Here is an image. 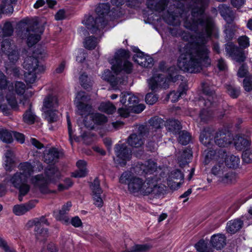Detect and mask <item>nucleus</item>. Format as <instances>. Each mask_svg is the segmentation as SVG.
<instances>
[{
  "instance_id": "obj_7",
  "label": "nucleus",
  "mask_w": 252,
  "mask_h": 252,
  "mask_svg": "<svg viewBox=\"0 0 252 252\" xmlns=\"http://www.w3.org/2000/svg\"><path fill=\"white\" fill-rule=\"evenodd\" d=\"M59 105V99L56 94H49L44 98L42 110L45 113L46 119L49 123L57 121L58 116L56 112Z\"/></svg>"
},
{
  "instance_id": "obj_60",
  "label": "nucleus",
  "mask_w": 252,
  "mask_h": 252,
  "mask_svg": "<svg viewBox=\"0 0 252 252\" xmlns=\"http://www.w3.org/2000/svg\"><path fill=\"white\" fill-rule=\"evenodd\" d=\"M238 41L239 45L243 48H246L250 45L249 39L246 35L240 36L238 38Z\"/></svg>"
},
{
  "instance_id": "obj_30",
  "label": "nucleus",
  "mask_w": 252,
  "mask_h": 252,
  "mask_svg": "<svg viewBox=\"0 0 252 252\" xmlns=\"http://www.w3.org/2000/svg\"><path fill=\"white\" fill-rule=\"evenodd\" d=\"M226 238L222 234H217L213 235L211 239V243L213 247L217 250H220L225 245Z\"/></svg>"
},
{
  "instance_id": "obj_38",
  "label": "nucleus",
  "mask_w": 252,
  "mask_h": 252,
  "mask_svg": "<svg viewBox=\"0 0 252 252\" xmlns=\"http://www.w3.org/2000/svg\"><path fill=\"white\" fill-rule=\"evenodd\" d=\"M165 126L169 131L176 134L181 129L180 123L176 120H168L165 123Z\"/></svg>"
},
{
  "instance_id": "obj_49",
  "label": "nucleus",
  "mask_w": 252,
  "mask_h": 252,
  "mask_svg": "<svg viewBox=\"0 0 252 252\" xmlns=\"http://www.w3.org/2000/svg\"><path fill=\"white\" fill-rule=\"evenodd\" d=\"M235 30V26L228 25L226 27L224 32L225 38L226 40L229 41L234 37Z\"/></svg>"
},
{
  "instance_id": "obj_17",
  "label": "nucleus",
  "mask_w": 252,
  "mask_h": 252,
  "mask_svg": "<svg viewBox=\"0 0 252 252\" xmlns=\"http://www.w3.org/2000/svg\"><path fill=\"white\" fill-rule=\"evenodd\" d=\"M35 225L34 230L37 239L42 240L48 235V231L46 229L43 228L44 225H48L47 220L44 217L39 219L36 218L33 220Z\"/></svg>"
},
{
  "instance_id": "obj_11",
  "label": "nucleus",
  "mask_w": 252,
  "mask_h": 252,
  "mask_svg": "<svg viewBox=\"0 0 252 252\" xmlns=\"http://www.w3.org/2000/svg\"><path fill=\"white\" fill-rule=\"evenodd\" d=\"M90 97L85 95V93L80 92L77 93L74 100V103L77 108V113L82 117L90 114L92 106L86 104Z\"/></svg>"
},
{
  "instance_id": "obj_27",
  "label": "nucleus",
  "mask_w": 252,
  "mask_h": 252,
  "mask_svg": "<svg viewBox=\"0 0 252 252\" xmlns=\"http://www.w3.org/2000/svg\"><path fill=\"white\" fill-rule=\"evenodd\" d=\"M219 12L221 16L228 24L234 19V14L230 8L224 4L220 5L218 7Z\"/></svg>"
},
{
  "instance_id": "obj_50",
  "label": "nucleus",
  "mask_w": 252,
  "mask_h": 252,
  "mask_svg": "<svg viewBox=\"0 0 252 252\" xmlns=\"http://www.w3.org/2000/svg\"><path fill=\"white\" fill-rule=\"evenodd\" d=\"M163 123L164 121L161 118L157 117L151 118L149 121L151 126L155 129L161 128L163 125Z\"/></svg>"
},
{
  "instance_id": "obj_20",
  "label": "nucleus",
  "mask_w": 252,
  "mask_h": 252,
  "mask_svg": "<svg viewBox=\"0 0 252 252\" xmlns=\"http://www.w3.org/2000/svg\"><path fill=\"white\" fill-rule=\"evenodd\" d=\"M36 203V200H31L26 204L16 205L13 208V212L17 216L23 215L33 208Z\"/></svg>"
},
{
  "instance_id": "obj_39",
  "label": "nucleus",
  "mask_w": 252,
  "mask_h": 252,
  "mask_svg": "<svg viewBox=\"0 0 252 252\" xmlns=\"http://www.w3.org/2000/svg\"><path fill=\"white\" fill-rule=\"evenodd\" d=\"M13 153L11 150L6 151L4 154V165L6 170H11L14 162Z\"/></svg>"
},
{
  "instance_id": "obj_8",
  "label": "nucleus",
  "mask_w": 252,
  "mask_h": 252,
  "mask_svg": "<svg viewBox=\"0 0 252 252\" xmlns=\"http://www.w3.org/2000/svg\"><path fill=\"white\" fill-rule=\"evenodd\" d=\"M110 5L108 3H100L96 7L95 11L98 17L94 20V17L90 16L83 21V23L86 26L88 29L92 33L96 32L99 26L98 23L103 21L104 16L108 13L110 10Z\"/></svg>"
},
{
  "instance_id": "obj_34",
  "label": "nucleus",
  "mask_w": 252,
  "mask_h": 252,
  "mask_svg": "<svg viewBox=\"0 0 252 252\" xmlns=\"http://www.w3.org/2000/svg\"><path fill=\"white\" fill-rule=\"evenodd\" d=\"M226 166L230 168H236L239 167L240 159L239 157L233 155L225 156L224 158Z\"/></svg>"
},
{
  "instance_id": "obj_16",
  "label": "nucleus",
  "mask_w": 252,
  "mask_h": 252,
  "mask_svg": "<svg viewBox=\"0 0 252 252\" xmlns=\"http://www.w3.org/2000/svg\"><path fill=\"white\" fill-rule=\"evenodd\" d=\"M90 188L92 191L94 204L97 207H101L103 205V201L101 197L102 190L100 188V182L97 178H95Z\"/></svg>"
},
{
  "instance_id": "obj_22",
  "label": "nucleus",
  "mask_w": 252,
  "mask_h": 252,
  "mask_svg": "<svg viewBox=\"0 0 252 252\" xmlns=\"http://www.w3.org/2000/svg\"><path fill=\"white\" fill-rule=\"evenodd\" d=\"M168 0H147V7L159 12L162 11L166 6Z\"/></svg>"
},
{
  "instance_id": "obj_46",
  "label": "nucleus",
  "mask_w": 252,
  "mask_h": 252,
  "mask_svg": "<svg viewBox=\"0 0 252 252\" xmlns=\"http://www.w3.org/2000/svg\"><path fill=\"white\" fill-rule=\"evenodd\" d=\"M178 140L182 145H186L191 140V135L187 131H181L179 133Z\"/></svg>"
},
{
  "instance_id": "obj_1",
  "label": "nucleus",
  "mask_w": 252,
  "mask_h": 252,
  "mask_svg": "<svg viewBox=\"0 0 252 252\" xmlns=\"http://www.w3.org/2000/svg\"><path fill=\"white\" fill-rule=\"evenodd\" d=\"M174 0L189 2L191 21L186 20L185 26L195 32V35L190 36V42L180 46L177 65L184 72L197 73L203 66L211 64L210 51L205 44L215 27L213 19L203 14L209 0Z\"/></svg>"
},
{
  "instance_id": "obj_35",
  "label": "nucleus",
  "mask_w": 252,
  "mask_h": 252,
  "mask_svg": "<svg viewBox=\"0 0 252 252\" xmlns=\"http://www.w3.org/2000/svg\"><path fill=\"white\" fill-rule=\"evenodd\" d=\"M87 163L85 161L80 160L76 163L78 170L72 173V176L75 178H82L86 176L87 171L86 169Z\"/></svg>"
},
{
  "instance_id": "obj_28",
  "label": "nucleus",
  "mask_w": 252,
  "mask_h": 252,
  "mask_svg": "<svg viewBox=\"0 0 252 252\" xmlns=\"http://www.w3.org/2000/svg\"><path fill=\"white\" fill-rule=\"evenodd\" d=\"M219 12L221 16L228 24L234 19V14L230 8L224 4L220 5L218 7Z\"/></svg>"
},
{
  "instance_id": "obj_29",
  "label": "nucleus",
  "mask_w": 252,
  "mask_h": 252,
  "mask_svg": "<svg viewBox=\"0 0 252 252\" xmlns=\"http://www.w3.org/2000/svg\"><path fill=\"white\" fill-rule=\"evenodd\" d=\"M17 0H3L0 5V18L1 15L4 14L10 15L13 12V4H15Z\"/></svg>"
},
{
  "instance_id": "obj_55",
  "label": "nucleus",
  "mask_w": 252,
  "mask_h": 252,
  "mask_svg": "<svg viewBox=\"0 0 252 252\" xmlns=\"http://www.w3.org/2000/svg\"><path fill=\"white\" fill-rule=\"evenodd\" d=\"M243 161L247 163L252 162V149H246L242 154Z\"/></svg>"
},
{
  "instance_id": "obj_59",
  "label": "nucleus",
  "mask_w": 252,
  "mask_h": 252,
  "mask_svg": "<svg viewBox=\"0 0 252 252\" xmlns=\"http://www.w3.org/2000/svg\"><path fill=\"white\" fill-rule=\"evenodd\" d=\"M64 184H60L58 185V189L63 191L68 189L72 186L73 183L70 179L67 178L64 181Z\"/></svg>"
},
{
  "instance_id": "obj_5",
  "label": "nucleus",
  "mask_w": 252,
  "mask_h": 252,
  "mask_svg": "<svg viewBox=\"0 0 252 252\" xmlns=\"http://www.w3.org/2000/svg\"><path fill=\"white\" fill-rule=\"evenodd\" d=\"M206 155L205 163H208L211 160L213 161V166L211 170V173L215 176L218 180L227 168L224 165V158L225 152L223 150H206Z\"/></svg>"
},
{
  "instance_id": "obj_54",
  "label": "nucleus",
  "mask_w": 252,
  "mask_h": 252,
  "mask_svg": "<svg viewBox=\"0 0 252 252\" xmlns=\"http://www.w3.org/2000/svg\"><path fill=\"white\" fill-rule=\"evenodd\" d=\"M101 77L103 80L110 82L112 85L115 84V80L114 76L112 75V73L109 70L104 71Z\"/></svg>"
},
{
  "instance_id": "obj_10",
  "label": "nucleus",
  "mask_w": 252,
  "mask_h": 252,
  "mask_svg": "<svg viewBox=\"0 0 252 252\" xmlns=\"http://www.w3.org/2000/svg\"><path fill=\"white\" fill-rule=\"evenodd\" d=\"M112 64L111 68L115 72L118 73L124 71L127 73L131 72L132 65L131 63L126 60V51L121 50L115 55L114 60L110 61Z\"/></svg>"
},
{
  "instance_id": "obj_36",
  "label": "nucleus",
  "mask_w": 252,
  "mask_h": 252,
  "mask_svg": "<svg viewBox=\"0 0 252 252\" xmlns=\"http://www.w3.org/2000/svg\"><path fill=\"white\" fill-rule=\"evenodd\" d=\"M234 140V145L237 150H242L245 149L250 145V141L247 138L241 136H236Z\"/></svg>"
},
{
  "instance_id": "obj_31",
  "label": "nucleus",
  "mask_w": 252,
  "mask_h": 252,
  "mask_svg": "<svg viewBox=\"0 0 252 252\" xmlns=\"http://www.w3.org/2000/svg\"><path fill=\"white\" fill-rule=\"evenodd\" d=\"M226 50L228 52V48L226 47ZM233 59L237 62H243L246 59L244 52L237 47L233 46L231 52H229Z\"/></svg>"
},
{
  "instance_id": "obj_18",
  "label": "nucleus",
  "mask_w": 252,
  "mask_h": 252,
  "mask_svg": "<svg viewBox=\"0 0 252 252\" xmlns=\"http://www.w3.org/2000/svg\"><path fill=\"white\" fill-rule=\"evenodd\" d=\"M8 84V81L6 76L0 71V111L5 114H8V108L7 105L4 102L3 93L7 92L6 89L9 86Z\"/></svg>"
},
{
  "instance_id": "obj_53",
  "label": "nucleus",
  "mask_w": 252,
  "mask_h": 252,
  "mask_svg": "<svg viewBox=\"0 0 252 252\" xmlns=\"http://www.w3.org/2000/svg\"><path fill=\"white\" fill-rule=\"evenodd\" d=\"M199 117L201 121L206 122L212 117V113L206 109H203L200 113Z\"/></svg>"
},
{
  "instance_id": "obj_43",
  "label": "nucleus",
  "mask_w": 252,
  "mask_h": 252,
  "mask_svg": "<svg viewBox=\"0 0 252 252\" xmlns=\"http://www.w3.org/2000/svg\"><path fill=\"white\" fill-rule=\"evenodd\" d=\"M99 40L94 36L87 37L84 41V47L88 50H92L97 46Z\"/></svg>"
},
{
  "instance_id": "obj_15",
  "label": "nucleus",
  "mask_w": 252,
  "mask_h": 252,
  "mask_svg": "<svg viewBox=\"0 0 252 252\" xmlns=\"http://www.w3.org/2000/svg\"><path fill=\"white\" fill-rule=\"evenodd\" d=\"M115 152L118 158V163L122 166H125L126 161L130 160L131 158V155L126 146L124 144L117 145Z\"/></svg>"
},
{
  "instance_id": "obj_3",
  "label": "nucleus",
  "mask_w": 252,
  "mask_h": 252,
  "mask_svg": "<svg viewBox=\"0 0 252 252\" xmlns=\"http://www.w3.org/2000/svg\"><path fill=\"white\" fill-rule=\"evenodd\" d=\"M120 182L127 184L128 190L135 196L152 195L158 197L163 194L165 186L158 183L155 177H149L145 180L135 177L131 171L124 172L120 178Z\"/></svg>"
},
{
  "instance_id": "obj_44",
  "label": "nucleus",
  "mask_w": 252,
  "mask_h": 252,
  "mask_svg": "<svg viewBox=\"0 0 252 252\" xmlns=\"http://www.w3.org/2000/svg\"><path fill=\"white\" fill-rule=\"evenodd\" d=\"M72 204L71 202H67L63 206L61 210L59 212H54V215L58 220H61L63 218V216L67 213L70 210Z\"/></svg>"
},
{
  "instance_id": "obj_52",
  "label": "nucleus",
  "mask_w": 252,
  "mask_h": 252,
  "mask_svg": "<svg viewBox=\"0 0 252 252\" xmlns=\"http://www.w3.org/2000/svg\"><path fill=\"white\" fill-rule=\"evenodd\" d=\"M186 94V90L184 89L180 92H171L168 95V97L172 102H176L178 100L180 97Z\"/></svg>"
},
{
  "instance_id": "obj_41",
  "label": "nucleus",
  "mask_w": 252,
  "mask_h": 252,
  "mask_svg": "<svg viewBox=\"0 0 252 252\" xmlns=\"http://www.w3.org/2000/svg\"><path fill=\"white\" fill-rule=\"evenodd\" d=\"M192 157V153L190 150L186 149L181 154L180 156H178V160L180 165H184L188 163V160Z\"/></svg>"
},
{
  "instance_id": "obj_62",
  "label": "nucleus",
  "mask_w": 252,
  "mask_h": 252,
  "mask_svg": "<svg viewBox=\"0 0 252 252\" xmlns=\"http://www.w3.org/2000/svg\"><path fill=\"white\" fill-rule=\"evenodd\" d=\"M124 107L119 108L118 111L121 117L126 118L128 116L129 113L131 111L129 107L128 106H126V105H124Z\"/></svg>"
},
{
  "instance_id": "obj_4",
  "label": "nucleus",
  "mask_w": 252,
  "mask_h": 252,
  "mask_svg": "<svg viewBox=\"0 0 252 252\" xmlns=\"http://www.w3.org/2000/svg\"><path fill=\"white\" fill-rule=\"evenodd\" d=\"M47 56L45 50L40 47L34 51L33 56H30L25 59L23 67L26 70L25 73V80L27 83L32 84L36 80V74L43 70V67L38 64V59H43Z\"/></svg>"
},
{
  "instance_id": "obj_48",
  "label": "nucleus",
  "mask_w": 252,
  "mask_h": 252,
  "mask_svg": "<svg viewBox=\"0 0 252 252\" xmlns=\"http://www.w3.org/2000/svg\"><path fill=\"white\" fill-rule=\"evenodd\" d=\"M0 139L3 142L11 143L12 141V135L8 130L0 128Z\"/></svg>"
},
{
  "instance_id": "obj_42",
  "label": "nucleus",
  "mask_w": 252,
  "mask_h": 252,
  "mask_svg": "<svg viewBox=\"0 0 252 252\" xmlns=\"http://www.w3.org/2000/svg\"><path fill=\"white\" fill-rule=\"evenodd\" d=\"M215 98L214 92L206 93L203 99L199 100L200 103H202L206 107H209L213 104V101Z\"/></svg>"
},
{
  "instance_id": "obj_13",
  "label": "nucleus",
  "mask_w": 252,
  "mask_h": 252,
  "mask_svg": "<svg viewBox=\"0 0 252 252\" xmlns=\"http://www.w3.org/2000/svg\"><path fill=\"white\" fill-rule=\"evenodd\" d=\"M43 32V28L39 27L37 23H33L27 31V32L28 33V45L32 46L37 43L40 39V36Z\"/></svg>"
},
{
  "instance_id": "obj_6",
  "label": "nucleus",
  "mask_w": 252,
  "mask_h": 252,
  "mask_svg": "<svg viewBox=\"0 0 252 252\" xmlns=\"http://www.w3.org/2000/svg\"><path fill=\"white\" fill-rule=\"evenodd\" d=\"M168 76L166 78L158 74L148 79L147 82L149 89L155 92L161 88L166 89L168 87L169 81L175 82L179 77H181L177 74V69L174 66L168 68Z\"/></svg>"
},
{
  "instance_id": "obj_57",
  "label": "nucleus",
  "mask_w": 252,
  "mask_h": 252,
  "mask_svg": "<svg viewBox=\"0 0 252 252\" xmlns=\"http://www.w3.org/2000/svg\"><path fill=\"white\" fill-rule=\"evenodd\" d=\"M148 244L136 245L133 246V251L135 252H145L151 248Z\"/></svg>"
},
{
  "instance_id": "obj_26",
  "label": "nucleus",
  "mask_w": 252,
  "mask_h": 252,
  "mask_svg": "<svg viewBox=\"0 0 252 252\" xmlns=\"http://www.w3.org/2000/svg\"><path fill=\"white\" fill-rule=\"evenodd\" d=\"M133 59L135 62L145 67H150L153 65V59L145 57L142 52H138L133 56Z\"/></svg>"
},
{
  "instance_id": "obj_51",
  "label": "nucleus",
  "mask_w": 252,
  "mask_h": 252,
  "mask_svg": "<svg viewBox=\"0 0 252 252\" xmlns=\"http://www.w3.org/2000/svg\"><path fill=\"white\" fill-rule=\"evenodd\" d=\"M196 250L199 252H209V250L207 247V242L204 240H200L195 245Z\"/></svg>"
},
{
  "instance_id": "obj_9",
  "label": "nucleus",
  "mask_w": 252,
  "mask_h": 252,
  "mask_svg": "<svg viewBox=\"0 0 252 252\" xmlns=\"http://www.w3.org/2000/svg\"><path fill=\"white\" fill-rule=\"evenodd\" d=\"M26 86L22 81H16L14 85H9L5 95L7 102L12 108L16 109L18 108V103L16 99L15 94H23L25 92Z\"/></svg>"
},
{
  "instance_id": "obj_61",
  "label": "nucleus",
  "mask_w": 252,
  "mask_h": 252,
  "mask_svg": "<svg viewBox=\"0 0 252 252\" xmlns=\"http://www.w3.org/2000/svg\"><path fill=\"white\" fill-rule=\"evenodd\" d=\"M76 52V61L79 63L83 62L86 57V54L85 53L84 50L82 49H79Z\"/></svg>"
},
{
  "instance_id": "obj_23",
  "label": "nucleus",
  "mask_w": 252,
  "mask_h": 252,
  "mask_svg": "<svg viewBox=\"0 0 252 252\" xmlns=\"http://www.w3.org/2000/svg\"><path fill=\"white\" fill-rule=\"evenodd\" d=\"M214 131L209 128H205L200 135V141L206 147H209L213 144L214 139Z\"/></svg>"
},
{
  "instance_id": "obj_58",
  "label": "nucleus",
  "mask_w": 252,
  "mask_h": 252,
  "mask_svg": "<svg viewBox=\"0 0 252 252\" xmlns=\"http://www.w3.org/2000/svg\"><path fill=\"white\" fill-rule=\"evenodd\" d=\"M82 86L86 89H89L92 85L90 82H88V76L85 73H83L80 77Z\"/></svg>"
},
{
  "instance_id": "obj_32",
  "label": "nucleus",
  "mask_w": 252,
  "mask_h": 252,
  "mask_svg": "<svg viewBox=\"0 0 252 252\" xmlns=\"http://www.w3.org/2000/svg\"><path fill=\"white\" fill-rule=\"evenodd\" d=\"M243 221L240 219H235L229 221L227 223L226 230L231 234H234L242 227Z\"/></svg>"
},
{
  "instance_id": "obj_33",
  "label": "nucleus",
  "mask_w": 252,
  "mask_h": 252,
  "mask_svg": "<svg viewBox=\"0 0 252 252\" xmlns=\"http://www.w3.org/2000/svg\"><path fill=\"white\" fill-rule=\"evenodd\" d=\"M60 155V153L56 149L51 148L44 154V160L47 163H53L58 160Z\"/></svg>"
},
{
  "instance_id": "obj_19",
  "label": "nucleus",
  "mask_w": 252,
  "mask_h": 252,
  "mask_svg": "<svg viewBox=\"0 0 252 252\" xmlns=\"http://www.w3.org/2000/svg\"><path fill=\"white\" fill-rule=\"evenodd\" d=\"M157 165L151 160L145 161L144 164L138 163L133 168V170L135 174L142 175L144 174H151L156 171Z\"/></svg>"
},
{
  "instance_id": "obj_56",
  "label": "nucleus",
  "mask_w": 252,
  "mask_h": 252,
  "mask_svg": "<svg viewBox=\"0 0 252 252\" xmlns=\"http://www.w3.org/2000/svg\"><path fill=\"white\" fill-rule=\"evenodd\" d=\"M158 99V97L152 93H148L145 96V101L149 105H153L155 103Z\"/></svg>"
},
{
  "instance_id": "obj_63",
  "label": "nucleus",
  "mask_w": 252,
  "mask_h": 252,
  "mask_svg": "<svg viewBox=\"0 0 252 252\" xmlns=\"http://www.w3.org/2000/svg\"><path fill=\"white\" fill-rule=\"evenodd\" d=\"M227 91L229 94L233 98L237 97L240 93L239 88H235L232 86H229L227 88Z\"/></svg>"
},
{
  "instance_id": "obj_14",
  "label": "nucleus",
  "mask_w": 252,
  "mask_h": 252,
  "mask_svg": "<svg viewBox=\"0 0 252 252\" xmlns=\"http://www.w3.org/2000/svg\"><path fill=\"white\" fill-rule=\"evenodd\" d=\"M232 141V136L229 131L221 130L216 132L214 136V142L220 147H226Z\"/></svg>"
},
{
  "instance_id": "obj_2",
  "label": "nucleus",
  "mask_w": 252,
  "mask_h": 252,
  "mask_svg": "<svg viewBox=\"0 0 252 252\" xmlns=\"http://www.w3.org/2000/svg\"><path fill=\"white\" fill-rule=\"evenodd\" d=\"M19 172L15 173L10 179L11 185L19 190L18 199L22 201L23 197L26 195L31 189V186L28 184L29 181L34 188H37L42 193L49 192L48 184L51 182H56L61 177L59 170L55 166L47 168L44 174H38L31 176L34 172H40L43 166L39 162L33 164L29 162L21 163L19 166Z\"/></svg>"
},
{
  "instance_id": "obj_40",
  "label": "nucleus",
  "mask_w": 252,
  "mask_h": 252,
  "mask_svg": "<svg viewBox=\"0 0 252 252\" xmlns=\"http://www.w3.org/2000/svg\"><path fill=\"white\" fill-rule=\"evenodd\" d=\"M98 110L108 114L114 113L116 110L115 106L110 101L102 102L98 107Z\"/></svg>"
},
{
  "instance_id": "obj_24",
  "label": "nucleus",
  "mask_w": 252,
  "mask_h": 252,
  "mask_svg": "<svg viewBox=\"0 0 252 252\" xmlns=\"http://www.w3.org/2000/svg\"><path fill=\"white\" fill-rule=\"evenodd\" d=\"M120 102L124 105L128 106L131 108L132 106L138 104L139 99L137 96L131 94L122 93L121 95Z\"/></svg>"
},
{
  "instance_id": "obj_45",
  "label": "nucleus",
  "mask_w": 252,
  "mask_h": 252,
  "mask_svg": "<svg viewBox=\"0 0 252 252\" xmlns=\"http://www.w3.org/2000/svg\"><path fill=\"white\" fill-rule=\"evenodd\" d=\"M90 118L92 119V121L96 125H102L107 121V118L105 116L98 113L92 114Z\"/></svg>"
},
{
  "instance_id": "obj_47",
  "label": "nucleus",
  "mask_w": 252,
  "mask_h": 252,
  "mask_svg": "<svg viewBox=\"0 0 252 252\" xmlns=\"http://www.w3.org/2000/svg\"><path fill=\"white\" fill-rule=\"evenodd\" d=\"M13 32V29L10 22H6L2 28L0 27V33H1L3 37L11 36Z\"/></svg>"
},
{
  "instance_id": "obj_64",
  "label": "nucleus",
  "mask_w": 252,
  "mask_h": 252,
  "mask_svg": "<svg viewBox=\"0 0 252 252\" xmlns=\"http://www.w3.org/2000/svg\"><path fill=\"white\" fill-rule=\"evenodd\" d=\"M243 86L245 90L247 92L252 90V81L249 79L246 78L243 81Z\"/></svg>"
},
{
  "instance_id": "obj_37",
  "label": "nucleus",
  "mask_w": 252,
  "mask_h": 252,
  "mask_svg": "<svg viewBox=\"0 0 252 252\" xmlns=\"http://www.w3.org/2000/svg\"><path fill=\"white\" fill-rule=\"evenodd\" d=\"M236 178L237 176L235 173L227 172L226 170L218 181L224 184H230L235 182Z\"/></svg>"
},
{
  "instance_id": "obj_21",
  "label": "nucleus",
  "mask_w": 252,
  "mask_h": 252,
  "mask_svg": "<svg viewBox=\"0 0 252 252\" xmlns=\"http://www.w3.org/2000/svg\"><path fill=\"white\" fill-rule=\"evenodd\" d=\"M20 103H22L24 106L26 105H30L29 110L26 111L23 114V118L24 122L28 124H32L34 123L35 120L36 116L31 109V104L29 100L24 96L23 99L21 100Z\"/></svg>"
},
{
  "instance_id": "obj_25",
  "label": "nucleus",
  "mask_w": 252,
  "mask_h": 252,
  "mask_svg": "<svg viewBox=\"0 0 252 252\" xmlns=\"http://www.w3.org/2000/svg\"><path fill=\"white\" fill-rule=\"evenodd\" d=\"M145 133L142 132H139L138 134H132L129 136L128 138V144L135 148H139L144 144V137Z\"/></svg>"
},
{
  "instance_id": "obj_12",
  "label": "nucleus",
  "mask_w": 252,
  "mask_h": 252,
  "mask_svg": "<svg viewBox=\"0 0 252 252\" xmlns=\"http://www.w3.org/2000/svg\"><path fill=\"white\" fill-rule=\"evenodd\" d=\"M1 52L6 54L11 63H14L19 59V52L13 41L10 39L3 40L1 44Z\"/></svg>"
}]
</instances>
